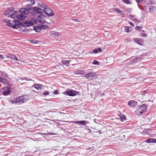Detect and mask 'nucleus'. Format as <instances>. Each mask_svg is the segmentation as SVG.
<instances>
[{"label":"nucleus","instance_id":"44","mask_svg":"<svg viewBox=\"0 0 156 156\" xmlns=\"http://www.w3.org/2000/svg\"><path fill=\"white\" fill-rule=\"evenodd\" d=\"M98 51H99L100 52H101L102 51L101 49V48H99L98 49Z\"/></svg>","mask_w":156,"mask_h":156},{"label":"nucleus","instance_id":"15","mask_svg":"<svg viewBox=\"0 0 156 156\" xmlns=\"http://www.w3.org/2000/svg\"><path fill=\"white\" fill-rule=\"evenodd\" d=\"M7 58H10L12 60H15L16 61H19V60L17 58L16 56L13 55L11 54L9 55V56H6Z\"/></svg>","mask_w":156,"mask_h":156},{"label":"nucleus","instance_id":"25","mask_svg":"<svg viewBox=\"0 0 156 156\" xmlns=\"http://www.w3.org/2000/svg\"><path fill=\"white\" fill-rule=\"evenodd\" d=\"M122 1L125 3L126 4H131V2L130 0H122Z\"/></svg>","mask_w":156,"mask_h":156},{"label":"nucleus","instance_id":"41","mask_svg":"<svg viewBox=\"0 0 156 156\" xmlns=\"http://www.w3.org/2000/svg\"><path fill=\"white\" fill-rule=\"evenodd\" d=\"M54 94H58V91L57 90H55L54 91Z\"/></svg>","mask_w":156,"mask_h":156},{"label":"nucleus","instance_id":"51","mask_svg":"<svg viewBox=\"0 0 156 156\" xmlns=\"http://www.w3.org/2000/svg\"><path fill=\"white\" fill-rule=\"evenodd\" d=\"M27 79V78L26 77L25 78V79Z\"/></svg>","mask_w":156,"mask_h":156},{"label":"nucleus","instance_id":"8","mask_svg":"<svg viewBox=\"0 0 156 156\" xmlns=\"http://www.w3.org/2000/svg\"><path fill=\"white\" fill-rule=\"evenodd\" d=\"M44 12L49 16H51L54 15V14L52 13V10L49 8L47 7L45 9H44Z\"/></svg>","mask_w":156,"mask_h":156},{"label":"nucleus","instance_id":"1","mask_svg":"<svg viewBox=\"0 0 156 156\" xmlns=\"http://www.w3.org/2000/svg\"><path fill=\"white\" fill-rule=\"evenodd\" d=\"M31 10L30 9L20 8L19 12L16 11L11 15L8 16V17L13 19L16 18L18 20H22L25 19L27 17L26 15L28 14Z\"/></svg>","mask_w":156,"mask_h":156},{"label":"nucleus","instance_id":"32","mask_svg":"<svg viewBox=\"0 0 156 156\" xmlns=\"http://www.w3.org/2000/svg\"><path fill=\"white\" fill-rule=\"evenodd\" d=\"M142 29V27L140 26H136L135 27V29L136 30L140 31V30Z\"/></svg>","mask_w":156,"mask_h":156},{"label":"nucleus","instance_id":"13","mask_svg":"<svg viewBox=\"0 0 156 156\" xmlns=\"http://www.w3.org/2000/svg\"><path fill=\"white\" fill-rule=\"evenodd\" d=\"M134 41L139 44L141 45L143 42V40L141 38H135L133 39Z\"/></svg>","mask_w":156,"mask_h":156},{"label":"nucleus","instance_id":"16","mask_svg":"<svg viewBox=\"0 0 156 156\" xmlns=\"http://www.w3.org/2000/svg\"><path fill=\"white\" fill-rule=\"evenodd\" d=\"M86 122V121L83 120H82L80 121H75L73 122V123L78 124H80L83 125H85V123Z\"/></svg>","mask_w":156,"mask_h":156},{"label":"nucleus","instance_id":"48","mask_svg":"<svg viewBox=\"0 0 156 156\" xmlns=\"http://www.w3.org/2000/svg\"><path fill=\"white\" fill-rule=\"evenodd\" d=\"M2 78L0 77V82H1Z\"/></svg>","mask_w":156,"mask_h":156},{"label":"nucleus","instance_id":"10","mask_svg":"<svg viewBox=\"0 0 156 156\" xmlns=\"http://www.w3.org/2000/svg\"><path fill=\"white\" fill-rule=\"evenodd\" d=\"M11 87H7L4 88L5 91L3 92V94L4 95H7L9 94L11 92Z\"/></svg>","mask_w":156,"mask_h":156},{"label":"nucleus","instance_id":"49","mask_svg":"<svg viewBox=\"0 0 156 156\" xmlns=\"http://www.w3.org/2000/svg\"><path fill=\"white\" fill-rule=\"evenodd\" d=\"M98 133V132H97L95 133V134L96 133Z\"/></svg>","mask_w":156,"mask_h":156},{"label":"nucleus","instance_id":"37","mask_svg":"<svg viewBox=\"0 0 156 156\" xmlns=\"http://www.w3.org/2000/svg\"><path fill=\"white\" fill-rule=\"evenodd\" d=\"M138 3H141L143 0H135Z\"/></svg>","mask_w":156,"mask_h":156},{"label":"nucleus","instance_id":"4","mask_svg":"<svg viewBox=\"0 0 156 156\" xmlns=\"http://www.w3.org/2000/svg\"><path fill=\"white\" fill-rule=\"evenodd\" d=\"M37 23V20L35 19L32 18L31 20H26L23 23V25L25 27H29L32 26L34 24Z\"/></svg>","mask_w":156,"mask_h":156},{"label":"nucleus","instance_id":"26","mask_svg":"<svg viewBox=\"0 0 156 156\" xmlns=\"http://www.w3.org/2000/svg\"><path fill=\"white\" fill-rule=\"evenodd\" d=\"M41 29H46L48 28V27L46 25H42L41 26Z\"/></svg>","mask_w":156,"mask_h":156},{"label":"nucleus","instance_id":"18","mask_svg":"<svg viewBox=\"0 0 156 156\" xmlns=\"http://www.w3.org/2000/svg\"><path fill=\"white\" fill-rule=\"evenodd\" d=\"M42 86V85L40 84L34 83V84L33 86H34L36 89H37V90H40L41 89V87Z\"/></svg>","mask_w":156,"mask_h":156},{"label":"nucleus","instance_id":"12","mask_svg":"<svg viewBox=\"0 0 156 156\" xmlns=\"http://www.w3.org/2000/svg\"><path fill=\"white\" fill-rule=\"evenodd\" d=\"M137 102L134 101H131L128 102V105L130 107L134 108L136 105Z\"/></svg>","mask_w":156,"mask_h":156},{"label":"nucleus","instance_id":"11","mask_svg":"<svg viewBox=\"0 0 156 156\" xmlns=\"http://www.w3.org/2000/svg\"><path fill=\"white\" fill-rule=\"evenodd\" d=\"M33 9L35 12L38 14H42L44 12V10L38 7H34Z\"/></svg>","mask_w":156,"mask_h":156},{"label":"nucleus","instance_id":"43","mask_svg":"<svg viewBox=\"0 0 156 156\" xmlns=\"http://www.w3.org/2000/svg\"><path fill=\"white\" fill-rule=\"evenodd\" d=\"M72 20H73L75 21H76V22H78V20H79L78 19H72Z\"/></svg>","mask_w":156,"mask_h":156},{"label":"nucleus","instance_id":"3","mask_svg":"<svg viewBox=\"0 0 156 156\" xmlns=\"http://www.w3.org/2000/svg\"><path fill=\"white\" fill-rule=\"evenodd\" d=\"M147 109V106L145 104L139 106L135 111V113L138 115H140L145 112Z\"/></svg>","mask_w":156,"mask_h":156},{"label":"nucleus","instance_id":"50","mask_svg":"<svg viewBox=\"0 0 156 156\" xmlns=\"http://www.w3.org/2000/svg\"><path fill=\"white\" fill-rule=\"evenodd\" d=\"M89 53L92 54L93 53L92 52H90Z\"/></svg>","mask_w":156,"mask_h":156},{"label":"nucleus","instance_id":"22","mask_svg":"<svg viewBox=\"0 0 156 156\" xmlns=\"http://www.w3.org/2000/svg\"><path fill=\"white\" fill-rule=\"evenodd\" d=\"M38 6L41 7L42 8H44L45 9L47 7V6L45 5L43 3H39L37 4Z\"/></svg>","mask_w":156,"mask_h":156},{"label":"nucleus","instance_id":"2","mask_svg":"<svg viewBox=\"0 0 156 156\" xmlns=\"http://www.w3.org/2000/svg\"><path fill=\"white\" fill-rule=\"evenodd\" d=\"M28 98L26 96H22L14 98L11 101L12 104H21L27 101Z\"/></svg>","mask_w":156,"mask_h":156},{"label":"nucleus","instance_id":"28","mask_svg":"<svg viewBox=\"0 0 156 156\" xmlns=\"http://www.w3.org/2000/svg\"><path fill=\"white\" fill-rule=\"evenodd\" d=\"M92 64L94 65H99V62L98 61L94 60Z\"/></svg>","mask_w":156,"mask_h":156},{"label":"nucleus","instance_id":"27","mask_svg":"<svg viewBox=\"0 0 156 156\" xmlns=\"http://www.w3.org/2000/svg\"><path fill=\"white\" fill-rule=\"evenodd\" d=\"M114 11L115 12H117V13H118L119 14H122V15L123 14L122 13V12L121 11L119 10L118 9H114Z\"/></svg>","mask_w":156,"mask_h":156},{"label":"nucleus","instance_id":"29","mask_svg":"<svg viewBox=\"0 0 156 156\" xmlns=\"http://www.w3.org/2000/svg\"><path fill=\"white\" fill-rule=\"evenodd\" d=\"M63 63L64 64H65L67 66H69V62L68 61H63Z\"/></svg>","mask_w":156,"mask_h":156},{"label":"nucleus","instance_id":"24","mask_svg":"<svg viewBox=\"0 0 156 156\" xmlns=\"http://www.w3.org/2000/svg\"><path fill=\"white\" fill-rule=\"evenodd\" d=\"M34 30L37 32H39L41 30V27L35 26L34 27Z\"/></svg>","mask_w":156,"mask_h":156},{"label":"nucleus","instance_id":"23","mask_svg":"<svg viewBox=\"0 0 156 156\" xmlns=\"http://www.w3.org/2000/svg\"><path fill=\"white\" fill-rule=\"evenodd\" d=\"M125 32L127 33H130L132 31L129 29V26L125 27Z\"/></svg>","mask_w":156,"mask_h":156},{"label":"nucleus","instance_id":"19","mask_svg":"<svg viewBox=\"0 0 156 156\" xmlns=\"http://www.w3.org/2000/svg\"><path fill=\"white\" fill-rule=\"evenodd\" d=\"M13 11L12 9H9L4 13V14L5 15H7L11 13Z\"/></svg>","mask_w":156,"mask_h":156},{"label":"nucleus","instance_id":"47","mask_svg":"<svg viewBox=\"0 0 156 156\" xmlns=\"http://www.w3.org/2000/svg\"><path fill=\"white\" fill-rule=\"evenodd\" d=\"M105 95V94H104V93H102L101 94V95L104 96Z\"/></svg>","mask_w":156,"mask_h":156},{"label":"nucleus","instance_id":"14","mask_svg":"<svg viewBox=\"0 0 156 156\" xmlns=\"http://www.w3.org/2000/svg\"><path fill=\"white\" fill-rule=\"evenodd\" d=\"M49 34L51 36H52L54 37L55 36H58L60 34L58 32L52 31H50L49 32Z\"/></svg>","mask_w":156,"mask_h":156},{"label":"nucleus","instance_id":"33","mask_svg":"<svg viewBox=\"0 0 156 156\" xmlns=\"http://www.w3.org/2000/svg\"><path fill=\"white\" fill-rule=\"evenodd\" d=\"M125 119V116L124 115L122 116L121 117V120L122 121H124Z\"/></svg>","mask_w":156,"mask_h":156},{"label":"nucleus","instance_id":"36","mask_svg":"<svg viewBox=\"0 0 156 156\" xmlns=\"http://www.w3.org/2000/svg\"><path fill=\"white\" fill-rule=\"evenodd\" d=\"M147 34H144V33H142L141 36L142 37H146L147 36Z\"/></svg>","mask_w":156,"mask_h":156},{"label":"nucleus","instance_id":"30","mask_svg":"<svg viewBox=\"0 0 156 156\" xmlns=\"http://www.w3.org/2000/svg\"><path fill=\"white\" fill-rule=\"evenodd\" d=\"M3 21L4 22L7 23V24H6V25L7 24H9V23H10V20L9 19H4L3 20Z\"/></svg>","mask_w":156,"mask_h":156},{"label":"nucleus","instance_id":"45","mask_svg":"<svg viewBox=\"0 0 156 156\" xmlns=\"http://www.w3.org/2000/svg\"><path fill=\"white\" fill-rule=\"evenodd\" d=\"M0 57L2 58H4V57L2 55H0Z\"/></svg>","mask_w":156,"mask_h":156},{"label":"nucleus","instance_id":"9","mask_svg":"<svg viewBox=\"0 0 156 156\" xmlns=\"http://www.w3.org/2000/svg\"><path fill=\"white\" fill-rule=\"evenodd\" d=\"M95 75V73H88L85 75V77L90 80H92L94 76Z\"/></svg>","mask_w":156,"mask_h":156},{"label":"nucleus","instance_id":"7","mask_svg":"<svg viewBox=\"0 0 156 156\" xmlns=\"http://www.w3.org/2000/svg\"><path fill=\"white\" fill-rule=\"evenodd\" d=\"M46 17L44 15H41L37 17L38 21L40 23H44L46 22Z\"/></svg>","mask_w":156,"mask_h":156},{"label":"nucleus","instance_id":"42","mask_svg":"<svg viewBox=\"0 0 156 156\" xmlns=\"http://www.w3.org/2000/svg\"><path fill=\"white\" fill-rule=\"evenodd\" d=\"M132 20L133 21H137V18H134V19H132Z\"/></svg>","mask_w":156,"mask_h":156},{"label":"nucleus","instance_id":"17","mask_svg":"<svg viewBox=\"0 0 156 156\" xmlns=\"http://www.w3.org/2000/svg\"><path fill=\"white\" fill-rule=\"evenodd\" d=\"M74 73L76 74L83 75L85 74L84 72L80 70H76L74 72Z\"/></svg>","mask_w":156,"mask_h":156},{"label":"nucleus","instance_id":"40","mask_svg":"<svg viewBox=\"0 0 156 156\" xmlns=\"http://www.w3.org/2000/svg\"><path fill=\"white\" fill-rule=\"evenodd\" d=\"M129 23V24L130 25L132 26L133 27H134V24L132 22H130Z\"/></svg>","mask_w":156,"mask_h":156},{"label":"nucleus","instance_id":"46","mask_svg":"<svg viewBox=\"0 0 156 156\" xmlns=\"http://www.w3.org/2000/svg\"><path fill=\"white\" fill-rule=\"evenodd\" d=\"M129 16L130 17H134L135 16L134 15H130Z\"/></svg>","mask_w":156,"mask_h":156},{"label":"nucleus","instance_id":"31","mask_svg":"<svg viewBox=\"0 0 156 156\" xmlns=\"http://www.w3.org/2000/svg\"><path fill=\"white\" fill-rule=\"evenodd\" d=\"M3 84H6L7 83V81L6 79H2L1 82Z\"/></svg>","mask_w":156,"mask_h":156},{"label":"nucleus","instance_id":"6","mask_svg":"<svg viewBox=\"0 0 156 156\" xmlns=\"http://www.w3.org/2000/svg\"><path fill=\"white\" fill-rule=\"evenodd\" d=\"M64 94H66L69 96H74L78 94V92L75 90H68L65 92L63 93Z\"/></svg>","mask_w":156,"mask_h":156},{"label":"nucleus","instance_id":"38","mask_svg":"<svg viewBox=\"0 0 156 156\" xmlns=\"http://www.w3.org/2000/svg\"><path fill=\"white\" fill-rule=\"evenodd\" d=\"M98 52V49H95L94 50H93V52L95 53H97Z\"/></svg>","mask_w":156,"mask_h":156},{"label":"nucleus","instance_id":"39","mask_svg":"<svg viewBox=\"0 0 156 156\" xmlns=\"http://www.w3.org/2000/svg\"><path fill=\"white\" fill-rule=\"evenodd\" d=\"M31 42L35 44L37 43V41L35 40H33L31 41Z\"/></svg>","mask_w":156,"mask_h":156},{"label":"nucleus","instance_id":"35","mask_svg":"<svg viewBox=\"0 0 156 156\" xmlns=\"http://www.w3.org/2000/svg\"><path fill=\"white\" fill-rule=\"evenodd\" d=\"M49 94V93L48 91H46V90L44 92V94L45 95H48Z\"/></svg>","mask_w":156,"mask_h":156},{"label":"nucleus","instance_id":"5","mask_svg":"<svg viewBox=\"0 0 156 156\" xmlns=\"http://www.w3.org/2000/svg\"><path fill=\"white\" fill-rule=\"evenodd\" d=\"M13 23H9L7 24V26L11 27L14 29H16L19 27V26L21 24V23L16 20H14Z\"/></svg>","mask_w":156,"mask_h":156},{"label":"nucleus","instance_id":"34","mask_svg":"<svg viewBox=\"0 0 156 156\" xmlns=\"http://www.w3.org/2000/svg\"><path fill=\"white\" fill-rule=\"evenodd\" d=\"M31 2L30 3V4L31 5H33L35 3V1L34 0H31L30 1Z\"/></svg>","mask_w":156,"mask_h":156},{"label":"nucleus","instance_id":"20","mask_svg":"<svg viewBox=\"0 0 156 156\" xmlns=\"http://www.w3.org/2000/svg\"><path fill=\"white\" fill-rule=\"evenodd\" d=\"M149 10L151 12L154 13L156 11V8L155 7L151 6L149 7Z\"/></svg>","mask_w":156,"mask_h":156},{"label":"nucleus","instance_id":"21","mask_svg":"<svg viewBox=\"0 0 156 156\" xmlns=\"http://www.w3.org/2000/svg\"><path fill=\"white\" fill-rule=\"evenodd\" d=\"M147 142L148 143H156V139L150 138L147 140Z\"/></svg>","mask_w":156,"mask_h":156}]
</instances>
